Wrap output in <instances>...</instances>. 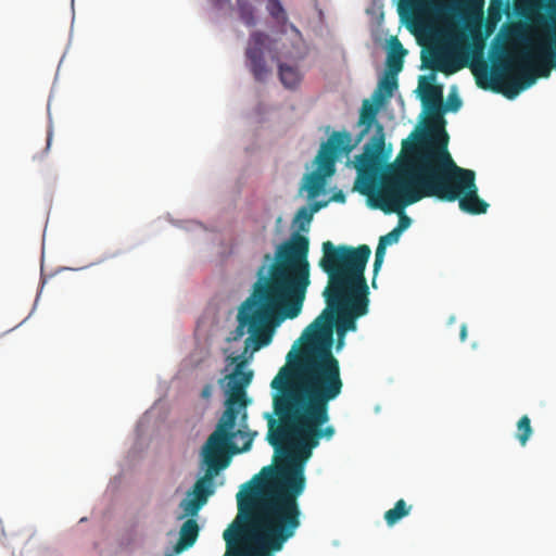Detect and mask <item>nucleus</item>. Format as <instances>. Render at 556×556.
<instances>
[{
  "label": "nucleus",
  "mask_w": 556,
  "mask_h": 556,
  "mask_svg": "<svg viewBox=\"0 0 556 556\" xmlns=\"http://www.w3.org/2000/svg\"><path fill=\"white\" fill-rule=\"evenodd\" d=\"M199 535V526L194 519L186 520L179 532V540L175 545V553L179 554L182 551L193 546Z\"/></svg>",
  "instance_id": "6ab92c4d"
},
{
  "label": "nucleus",
  "mask_w": 556,
  "mask_h": 556,
  "mask_svg": "<svg viewBox=\"0 0 556 556\" xmlns=\"http://www.w3.org/2000/svg\"><path fill=\"white\" fill-rule=\"evenodd\" d=\"M237 10L240 20L248 27H253L256 24L255 9L248 0H237Z\"/></svg>",
  "instance_id": "393cba45"
},
{
  "label": "nucleus",
  "mask_w": 556,
  "mask_h": 556,
  "mask_svg": "<svg viewBox=\"0 0 556 556\" xmlns=\"http://www.w3.org/2000/svg\"><path fill=\"white\" fill-rule=\"evenodd\" d=\"M279 56H280V55H279V53H277V52H275V53H273V54H271V59H273V60H277V61H278V60H279Z\"/></svg>",
  "instance_id": "a19ab883"
},
{
  "label": "nucleus",
  "mask_w": 556,
  "mask_h": 556,
  "mask_svg": "<svg viewBox=\"0 0 556 556\" xmlns=\"http://www.w3.org/2000/svg\"><path fill=\"white\" fill-rule=\"evenodd\" d=\"M232 363H236V368L232 374L227 376L229 380L228 387L230 389V393L228 396H231L232 400L238 399L241 401H247L245 399V388L250 384L253 378V371L248 370L244 371L243 367L245 366L247 361L241 358L240 356L232 357Z\"/></svg>",
  "instance_id": "dca6fc26"
},
{
  "label": "nucleus",
  "mask_w": 556,
  "mask_h": 556,
  "mask_svg": "<svg viewBox=\"0 0 556 556\" xmlns=\"http://www.w3.org/2000/svg\"><path fill=\"white\" fill-rule=\"evenodd\" d=\"M462 106V100L457 94H450L447 98V108L446 110L456 112Z\"/></svg>",
  "instance_id": "473e14b6"
},
{
  "label": "nucleus",
  "mask_w": 556,
  "mask_h": 556,
  "mask_svg": "<svg viewBox=\"0 0 556 556\" xmlns=\"http://www.w3.org/2000/svg\"><path fill=\"white\" fill-rule=\"evenodd\" d=\"M459 338H460V341H463V342L467 338V326L465 324H463L460 327Z\"/></svg>",
  "instance_id": "e433bc0d"
},
{
  "label": "nucleus",
  "mask_w": 556,
  "mask_h": 556,
  "mask_svg": "<svg viewBox=\"0 0 556 556\" xmlns=\"http://www.w3.org/2000/svg\"><path fill=\"white\" fill-rule=\"evenodd\" d=\"M401 233L394 228L390 232L384 236H381L379 242L384 244L386 247L397 243L400 240Z\"/></svg>",
  "instance_id": "c756f323"
},
{
  "label": "nucleus",
  "mask_w": 556,
  "mask_h": 556,
  "mask_svg": "<svg viewBox=\"0 0 556 556\" xmlns=\"http://www.w3.org/2000/svg\"><path fill=\"white\" fill-rule=\"evenodd\" d=\"M420 98L424 105L429 110L430 122L433 124L431 135L428 136L430 141L442 138L441 129H444V119L442 117V86L426 83V77H420Z\"/></svg>",
  "instance_id": "f8f14e48"
},
{
  "label": "nucleus",
  "mask_w": 556,
  "mask_h": 556,
  "mask_svg": "<svg viewBox=\"0 0 556 556\" xmlns=\"http://www.w3.org/2000/svg\"><path fill=\"white\" fill-rule=\"evenodd\" d=\"M432 180V176H356L353 190L366 198L370 208L392 214L431 198Z\"/></svg>",
  "instance_id": "39448f33"
},
{
  "label": "nucleus",
  "mask_w": 556,
  "mask_h": 556,
  "mask_svg": "<svg viewBox=\"0 0 556 556\" xmlns=\"http://www.w3.org/2000/svg\"><path fill=\"white\" fill-rule=\"evenodd\" d=\"M378 108L364 101L358 124L364 126V129L354 140L351 132L348 130H333L327 139L323 141L319 149L313 159L314 169L308 174H336V165L342 159H349L350 153L361 142L363 137L369 131L370 127L375 124H380L376 121Z\"/></svg>",
  "instance_id": "0eeeda50"
},
{
  "label": "nucleus",
  "mask_w": 556,
  "mask_h": 556,
  "mask_svg": "<svg viewBox=\"0 0 556 556\" xmlns=\"http://www.w3.org/2000/svg\"><path fill=\"white\" fill-rule=\"evenodd\" d=\"M422 66L451 75L466 66V61L454 59L444 51H433L429 56H422Z\"/></svg>",
  "instance_id": "f3484780"
},
{
  "label": "nucleus",
  "mask_w": 556,
  "mask_h": 556,
  "mask_svg": "<svg viewBox=\"0 0 556 556\" xmlns=\"http://www.w3.org/2000/svg\"><path fill=\"white\" fill-rule=\"evenodd\" d=\"M283 458L275 466L262 469L265 476L263 491L254 496V490L243 498L238 493L239 515L244 518L252 548L245 556H273L301 527L299 497L306 485L304 463L295 452H278Z\"/></svg>",
  "instance_id": "7ed1b4c3"
},
{
  "label": "nucleus",
  "mask_w": 556,
  "mask_h": 556,
  "mask_svg": "<svg viewBox=\"0 0 556 556\" xmlns=\"http://www.w3.org/2000/svg\"><path fill=\"white\" fill-rule=\"evenodd\" d=\"M434 78H435V77H434V75H431V76L429 77V79H430V80H434Z\"/></svg>",
  "instance_id": "37998d69"
},
{
  "label": "nucleus",
  "mask_w": 556,
  "mask_h": 556,
  "mask_svg": "<svg viewBox=\"0 0 556 556\" xmlns=\"http://www.w3.org/2000/svg\"><path fill=\"white\" fill-rule=\"evenodd\" d=\"M202 462L206 467L205 473L193 486L194 498L187 503L186 511L194 515L206 503L207 497L214 493L213 480L220 470L229 464L228 457H222L202 450Z\"/></svg>",
  "instance_id": "9d476101"
},
{
  "label": "nucleus",
  "mask_w": 556,
  "mask_h": 556,
  "mask_svg": "<svg viewBox=\"0 0 556 556\" xmlns=\"http://www.w3.org/2000/svg\"><path fill=\"white\" fill-rule=\"evenodd\" d=\"M242 530L243 529L241 527H237L233 530L227 529L224 532V540L226 541L228 547L232 544L235 540H238L240 538Z\"/></svg>",
  "instance_id": "7c9ffc66"
},
{
  "label": "nucleus",
  "mask_w": 556,
  "mask_h": 556,
  "mask_svg": "<svg viewBox=\"0 0 556 556\" xmlns=\"http://www.w3.org/2000/svg\"><path fill=\"white\" fill-rule=\"evenodd\" d=\"M289 28L291 29L293 37H294L292 39V47H291V49L281 52V55L285 58H288V59H301L303 56L302 35H301L300 30L293 24H290Z\"/></svg>",
  "instance_id": "a878e982"
},
{
  "label": "nucleus",
  "mask_w": 556,
  "mask_h": 556,
  "mask_svg": "<svg viewBox=\"0 0 556 556\" xmlns=\"http://www.w3.org/2000/svg\"><path fill=\"white\" fill-rule=\"evenodd\" d=\"M267 11L278 25L287 26L288 16L279 0H268Z\"/></svg>",
  "instance_id": "cd10ccee"
},
{
  "label": "nucleus",
  "mask_w": 556,
  "mask_h": 556,
  "mask_svg": "<svg viewBox=\"0 0 556 556\" xmlns=\"http://www.w3.org/2000/svg\"><path fill=\"white\" fill-rule=\"evenodd\" d=\"M51 139H52V131L49 130L48 134H47V148L50 147Z\"/></svg>",
  "instance_id": "58836bf2"
},
{
  "label": "nucleus",
  "mask_w": 556,
  "mask_h": 556,
  "mask_svg": "<svg viewBox=\"0 0 556 556\" xmlns=\"http://www.w3.org/2000/svg\"><path fill=\"white\" fill-rule=\"evenodd\" d=\"M213 387L211 384H205L201 391V396L204 400H208L212 396Z\"/></svg>",
  "instance_id": "72a5a7b5"
},
{
  "label": "nucleus",
  "mask_w": 556,
  "mask_h": 556,
  "mask_svg": "<svg viewBox=\"0 0 556 556\" xmlns=\"http://www.w3.org/2000/svg\"><path fill=\"white\" fill-rule=\"evenodd\" d=\"M344 344V337H338L337 351L341 350Z\"/></svg>",
  "instance_id": "4c0bfd02"
},
{
  "label": "nucleus",
  "mask_w": 556,
  "mask_h": 556,
  "mask_svg": "<svg viewBox=\"0 0 556 556\" xmlns=\"http://www.w3.org/2000/svg\"><path fill=\"white\" fill-rule=\"evenodd\" d=\"M396 214L399 215V223L395 229L402 235V232L410 226L412 219L405 214L404 211Z\"/></svg>",
  "instance_id": "2f4dec72"
},
{
  "label": "nucleus",
  "mask_w": 556,
  "mask_h": 556,
  "mask_svg": "<svg viewBox=\"0 0 556 556\" xmlns=\"http://www.w3.org/2000/svg\"><path fill=\"white\" fill-rule=\"evenodd\" d=\"M407 51L397 38H393L390 43V50L387 55V72L399 74L404 64V56Z\"/></svg>",
  "instance_id": "aec40b11"
},
{
  "label": "nucleus",
  "mask_w": 556,
  "mask_h": 556,
  "mask_svg": "<svg viewBox=\"0 0 556 556\" xmlns=\"http://www.w3.org/2000/svg\"><path fill=\"white\" fill-rule=\"evenodd\" d=\"M321 250L318 265L328 276L323 292L327 306L304 331L293 361L271 380L273 415L265 414L268 443L276 452H295L302 462L312 456L320 440L329 441L336 434V428L328 425L329 404L340 396L344 383L340 362L332 353L334 321L354 331L356 319L368 313L369 305L365 269L370 248L325 241Z\"/></svg>",
  "instance_id": "f257e3e1"
},
{
  "label": "nucleus",
  "mask_w": 556,
  "mask_h": 556,
  "mask_svg": "<svg viewBox=\"0 0 556 556\" xmlns=\"http://www.w3.org/2000/svg\"><path fill=\"white\" fill-rule=\"evenodd\" d=\"M493 28H494V26L488 25L486 26V34H485V36L491 35V33L493 31Z\"/></svg>",
  "instance_id": "ea45409f"
},
{
  "label": "nucleus",
  "mask_w": 556,
  "mask_h": 556,
  "mask_svg": "<svg viewBox=\"0 0 556 556\" xmlns=\"http://www.w3.org/2000/svg\"><path fill=\"white\" fill-rule=\"evenodd\" d=\"M329 130H330V126H327V127H326V129H325V131L328 134V132H329Z\"/></svg>",
  "instance_id": "79ce46f5"
},
{
  "label": "nucleus",
  "mask_w": 556,
  "mask_h": 556,
  "mask_svg": "<svg viewBox=\"0 0 556 556\" xmlns=\"http://www.w3.org/2000/svg\"><path fill=\"white\" fill-rule=\"evenodd\" d=\"M412 506H408L404 500H399L394 507L384 513V520L388 526H394L402 518L410 513Z\"/></svg>",
  "instance_id": "5701e85b"
},
{
  "label": "nucleus",
  "mask_w": 556,
  "mask_h": 556,
  "mask_svg": "<svg viewBox=\"0 0 556 556\" xmlns=\"http://www.w3.org/2000/svg\"><path fill=\"white\" fill-rule=\"evenodd\" d=\"M391 157V148L386 147V135L382 124L376 125L372 137L364 144L361 154L355 155L352 162L356 174H379L386 159Z\"/></svg>",
  "instance_id": "1a4fd4ad"
},
{
  "label": "nucleus",
  "mask_w": 556,
  "mask_h": 556,
  "mask_svg": "<svg viewBox=\"0 0 556 556\" xmlns=\"http://www.w3.org/2000/svg\"><path fill=\"white\" fill-rule=\"evenodd\" d=\"M473 2H477L478 5V14L476 17V24L469 26V30L473 40V48H472V58L478 59L481 63V70H479L477 66H472V73L476 77V84L479 88L482 89H490V75L486 63L482 60L483 55V48H484V36L481 31V24H482V13L481 8L483 4V0H472Z\"/></svg>",
  "instance_id": "4468645a"
},
{
  "label": "nucleus",
  "mask_w": 556,
  "mask_h": 556,
  "mask_svg": "<svg viewBox=\"0 0 556 556\" xmlns=\"http://www.w3.org/2000/svg\"><path fill=\"white\" fill-rule=\"evenodd\" d=\"M441 132L435 141L426 132H412L413 139L403 140L396 159L390 162L387 157L379 174H476L456 165L447 150L448 135L445 129Z\"/></svg>",
  "instance_id": "20e7f679"
},
{
  "label": "nucleus",
  "mask_w": 556,
  "mask_h": 556,
  "mask_svg": "<svg viewBox=\"0 0 556 556\" xmlns=\"http://www.w3.org/2000/svg\"><path fill=\"white\" fill-rule=\"evenodd\" d=\"M334 327H336V330H337V334L338 337H344L345 333L348 332L343 327H341L337 321H334Z\"/></svg>",
  "instance_id": "c9c22d12"
},
{
  "label": "nucleus",
  "mask_w": 556,
  "mask_h": 556,
  "mask_svg": "<svg viewBox=\"0 0 556 556\" xmlns=\"http://www.w3.org/2000/svg\"><path fill=\"white\" fill-rule=\"evenodd\" d=\"M552 16L553 13L548 12ZM529 64H534V74L536 77L547 78L551 68H556V23L547 40L540 39L533 46L531 53H527Z\"/></svg>",
  "instance_id": "ddd939ff"
},
{
  "label": "nucleus",
  "mask_w": 556,
  "mask_h": 556,
  "mask_svg": "<svg viewBox=\"0 0 556 556\" xmlns=\"http://www.w3.org/2000/svg\"><path fill=\"white\" fill-rule=\"evenodd\" d=\"M431 198L458 201L459 210L470 215L485 214L490 204L478 193L476 176H432Z\"/></svg>",
  "instance_id": "6e6552de"
},
{
  "label": "nucleus",
  "mask_w": 556,
  "mask_h": 556,
  "mask_svg": "<svg viewBox=\"0 0 556 556\" xmlns=\"http://www.w3.org/2000/svg\"><path fill=\"white\" fill-rule=\"evenodd\" d=\"M279 77L282 85L287 88L296 87L301 80L298 68L283 63H279Z\"/></svg>",
  "instance_id": "b1692460"
},
{
  "label": "nucleus",
  "mask_w": 556,
  "mask_h": 556,
  "mask_svg": "<svg viewBox=\"0 0 556 556\" xmlns=\"http://www.w3.org/2000/svg\"><path fill=\"white\" fill-rule=\"evenodd\" d=\"M323 203L301 206L292 220L298 231L307 232L314 214ZM309 240L300 232L280 243L274 258L264 255V263L256 271V281L250 295L243 301L238 313V334H243L248 327L254 342V350L268 344L270 337L267 328L276 320L296 318L305 301L311 285V265L308 262Z\"/></svg>",
  "instance_id": "f03ea898"
},
{
  "label": "nucleus",
  "mask_w": 556,
  "mask_h": 556,
  "mask_svg": "<svg viewBox=\"0 0 556 556\" xmlns=\"http://www.w3.org/2000/svg\"><path fill=\"white\" fill-rule=\"evenodd\" d=\"M397 74H390L387 72L386 76L379 81L378 89L375 91L374 100L382 103L386 99L393 96L394 90L397 88Z\"/></svg>",
  "instance_id": "412c9836"
},
{
  "label": "nucleus",
  "mask_w": 556,
  "mask_h": 556,
  "mask_svg": "<svg viewBox=\"0 0 556 556\" xmlns=\"http://www.w3.org/2000/svg\"><path fill=\"white\" fill-rule=\"evenodd\" d=\"M331 176H304L303 188L307 191L308 199L320 195L326 187L327 179Z\"/></svg>",
  "instance_id": "4be33fe9"
},
{
  "label": "nucleus",
  "mask_w": 556,
  "mask_h": 556,
  "mask_svg": "<svg viewBox=\"0 0 556 556\" xmlns=\"http://www.w3.org/2000/svg\"><path fill=\"white\" fill-rule=\"evenodd\" d=\"M273 40L263 31H253L245 48L247 66L257 81H265L271 73L264 59V51H270Z\"/></svg>",
  "instance_id": "9b49d317"
},
{
  "label": "nucleus",
  "mask_w": 556,
  "mask_h": 556,
  "mask_svg": "<svg viewBox=\"0 0 556 556\" xmlns=\"http://www.w3.org/2000/svg\"><path fill=\"white\" fill-rule=\"evenodd\" d=\"M386 249H387V247L384 244L378 242V245L376 249V254H375V262H374V278L371 281V285L374 288H376V276H377L378 271L380 270L381 265L384 260Z\"/></svg>",
  "instance_id": "c85d7f7f"
},
{
  "label": "nucleus",
  "mask_w": 556,
  "mask_h": 556,
  "mask_svg": "<svg viewBox=\"0 0 556 556\" xmlns=\"http://www.w3.org/2000/svg\"><path fill=\"white\" fill-rule=\"evenodd\" d=\"M546 1V11L553 14H556V0H545Z\"/></svg>",
  "instance_id": "f704fd0d"
},
{
  "label": "nucleus",
  "mask_w": 556,
  "mask_h": 556,
  "mask_svg": "<svg viewBox=\"0 0 556 556\" xmlns=\"http://www.w3.org/2000/svg\"><path fill=\"white\" fill-rule=\"evenodd\" d=\"M247 404V401L227 397L217 427L202 450L226 457L227 451L238 454L251 448L256 432L249 431Z\"/></svg>",
  "instance_id": "423d86ee"
},
{
  "label": "nucleus",
  "mask_w": 556,
  "mask_h": 556,
  "mask_svg": "<svg viewBox=\"0 0 556 556\" xmlns=\"http://www.w3.org/2000/svg\"><path fill=\"white\" fill-rule=\"evenodd\" d=\"M408 2L413 10L432 18H441L455 11V7L444 4L438 0H408Z\"/></svg>",
  "instance_id": "a211bd4d"
},
{
  "label": "nucleus",
  "mask_w": 556,
  "mask_h": 556,
  "mask_svg": "<svg viewBox=\"0 0 556 556\" xmlns=\"http://www.w3.org/2000/svg\"><path fill=\"white\" fill-rule=\"evenodd\" d=\"M532 433L533 429L531 427V420L527 415H523L517 422L516 439L521 446H525Z\"/></svg>",
  "instance_id": "bb28decb"
},
{
  "label": "nucleus",
  "mask_w": 556,
  "mask_h": 556,
  "mask_svg": "<svg viewBox=\"0 0 556 556\" xmlns=\"http://www.w3.org/2000/svg\"><path fill=\"white\" fill-rule=\"evenodd\" d=\"M505 68L515 70L518 72V80H508L503 93L508 99H514L521 90L531 87L536 76L532 68L529 67V58L527 52H522L505 63Z\"/></svg>",
  "instance_id": "2eb2a0df"
}]
</instances>
